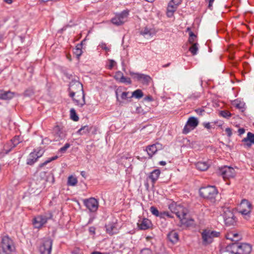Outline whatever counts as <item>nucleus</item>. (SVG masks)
Segmentation results:
<instances>
[{"label":"nucleus","instance_id":"obj_1","mask_svg":"<svg viewBox=\"0 0 254 254\" xmlns=\"http://www.w3.org/2000/svg\"><path fill=\"white\" fill-rule=\"evenodd\" d=\"M69 96L76 105L82 107L85 104L82 84L78 81H72L69 87Z\"/></svg>","mask_w":254,"mask_h":254},{"label":"nucleus","instance_id":"obj_2","mask_svg":"<svg viewBox=\"0 0 254 254\" xmlns=\"http://www.w3.org/2000/svg\"><path fill=\"white\" fill-rule=\"evenodd\" d=\"M1 248L4 254H15V246L13 241L8 236L1 239Z\"/></svg>","mask_w":254,"mask_h":254},{"label":"nucleus","instance_id":"obj_3","mask_svg":"<svg viewBox=\"0 0 254 254\" xmlns=\"http://www.w3.org/2000/svg\"><path fill=\"white\" fill-rule=\"evenodd\" d=\"M199 193L204 198L214 201L217 195L218 191L214 186H207L201 188L199 190Z\"/></svg>","mask_w":254,"mask_h":254},{"label":"nucleus","instance_id":"obj_4","mask_svg":"<svg viewBox=\"0 0 254 254\" xmlns=\"http://www.w3.org/2000/svg\"><path fill=\"white\" fill-rule=\"evenodd\" d=\"M53 215L51 212H47L42 215L36 216L33 220V224L36 228H42L47 221L52 218Z\"/></svg>","mask_w":254,"mask_h":254},{"label":"nucleus","instance_id":"obj_5","mask_svg":"<svg viewBox=\"0 0 254 254\" xmlns=\"http://www.w3.org/2000/svg\"><path fill=\"white\" fill-rule=\"evenodd\" d=\"M220 233L215 231L206 229L201 233L203 244L206 245L212 242L213 239L218 237Z\"/></svg>","mask_w":254,"mask_h":254},{"label":"nucleus","instance_id":"obj_6","mask_svg":"<svg viewBox=\"0 0 254 254\" xmlns=\"http://www.w3.org/2000/svg\"><path fill=\"white\" fill-rule=\"evenodd\" d=\"M115 93L117 101L119 103L120 105H122L123 104L130 101L129 99L131 98L128 96L129 94V92L123 91L122 87H118L116 89Z\"/></svg>","mask_w":254,"mask_h":254},{"label":"nucleus","instance_id":"obj_7","mask_svg":"<svg viewBox=\"0 0 254 254\" xmlns=\"http://www.w3.org/2000/svg\"><path fill=\"white\" fill-rule=\"evenodd\" d=\"M251 211V203L246 199L242 200L239 206V213L244 216V218L248 219L250 217Z\"/></svg>","mask_w":254,"mask_h":254},{"label":"nucleus","instance_id":"obj_8","mask_svg":"<svg viewBox=\"0 0 254 254\" xmlns=\"http://www.w3.org/2000/svg\"><path fill=\"white\" fill-rule=\"evenodd\" d=\"M44 152V150L41 147H38L35 149L33 152L30 153L27 159V164L29 165H32L41 157Z\"/></svg>","mask_w":254,"mask_h":254},{"label":"nucleus","instance_id":"obj_9","mask_svg":"<svg viewBox=\"0 0 254 254\" xmlns=\"http://www.w3.org/2000/svg\"><path fill=\"white\" fill-rule=\"evenodd\" d=\"M128 12V10H125L120 13L116 14L111 20L112 23L117 26L123 24L127 21Z\"/></svg>","mask_w":254,"mask_h":254},{"label":"nucleus","instance_id":"obj_10","mask_svg":"<svg viewBox=\"0 0 254 254\" xmlns=\"http://www.w3.org/2000/svg\"><path fill=\"white\" fill-rule=\"evenodd\" d=\"M198 124L199 121L196 118L194 117H190L183 129L182 132L185 134H188L196 128Z\"/></svg>","mask_w":254,"mask_h":254},{"label":"nucleus","instance_id":"obj_11","mask_svg":"<svg viewBox=\"0 0 254 254\" xmlns=\"http://www.w3.org/2000/svg\"><path fill=\"white\" fill-rule=\"evenodd\" d=\"M83 203L90 212H96L99 207V202L94 197L83 199Z\"/></svg>","mask_w":254,"mask_h":254},{"label":"nucleus","instance_id":"obj_12","mask_svg":"<svg viewBox=\"0 0 254 254\" xmlns=\"http://www.w3.org/2000/svg\"><path fill=\"white\" fill-rule=\"evenodd\" d=\"M52 240L50 238H45L40 247L39 250L41 254H51L52 248Z\"/></svg>","mask_w":254,"mask_h":254},{"label":"nucleus","instance_id":"obj_13","mask_svg":"<svg viewBox=\"0 0 254 254\" xmlns=\"http://www.w3.org/2000/svg\"><path fill=\"white\" fill-rule=\"evenodd\" d=\"M188 212V209L183 207V211H179L176 216L180 220L182 224L189 226L193 224V220L191 218L189 219L187 217Z\"/></svg>","mask_w":254,"mask_h":254},{"label":"nucleus","instance_id":"obj_14","mask_svg":"<svg viewBox=\"0 0 254 254\" xmlns=\"http://www.w3.org/2000/svg\"><path fill=\"white\" fill-rule=\"evenodd\" d=\"M182 2V0H171L168 3L166 14L168 17H172L179 5Z\"/></svg>","mask_w":254,"mask_h":254},{"label":"nucleus","instance_id":"obj_15","mask_svg":"<svg viewBox=\"0 0 254 254\" xmlns=\"http://www.w3.org/2000/svg\"><path fill=\"white\" fill-rule=\"evenodd\" d=\"M129 74L133 79L140 81L143 84H148L151 80V78L149 76L144 74L130 71Z\"/></svg>","mask_w":254,"mask_h":254},{"label":"nucleus","instance_id":"obj_16","mask_svg":"<svg viewBox=\"0 0 254 254\" xmlns=\"http://www.w3.org/2000/svg\"><path fill=\"white\" fill-rule=\"evenodd\" d=\"M220 173L224 179H229L234 177L236 172L234 168L226 166L220 169Z\"/></svg>","mask_w":254,"mask_h":254},{"label":"nucleus","instance_id":"obj_17","mask_svg":"<svg viewBox=\"0 0 254 254\" xmlns=\"http://www.w3.org/2000/svg\"><path fill=\"white\" fill-rule=\"evenodd\" d=\"M224 219L225 224L229 226L234 225L236 223L234 214L229 210L225 211Z\"/></svg>","mask_w":254,"mask_h":254},{"label":"nucleus","instance_id":"obj_18","mask_svg":"<svg viewBox=\"0 0 254 254\" xmlns=\"http://www.w3.org/2000/svg\"><path fill=\"white\" fill-rule=\"evenodd\" d=\"M53 133L56 141H59L65 137L66 134L62 127L60 126H56L53 129Z\"/></svg>","mask_w":254,"mask_h":254},{"label":"nucleus","instance_id":"obj_19","mask_svg":"<svg viewBox=\"0 0 254 254\" xmlns=\"http://www.w3.org/2000/svg\"><path fill=\"white\" fill-rule=\"evenodd\" d=\"M162 149L163 145L159 142H156L155 144L148 145L146 148V151H147L148 155L150 157H152L158 150H160Z\"/></svg>","mask_w":254,"mask_h":254},{"label":"nucleus","instance_id":"obj_20","mask_svg":"<svg viewBox=\"0 0 254 254\" xmlns=\"http://www.w3.org/2000/svg\"><path fill=\"white\" fill-rule=\"evenodd\" d=\"M242 141L245 147L250 148L252 144H254V133L248 132L247 137L243 138Z\"/></svg>","mask_w":254,"mask_h":254},{"label":"nucleus","instance_id":"obj_21","mask_svg":"<svg viewBox=\"0 0 254 254\" xmlns=\"http://www.w3.org/2000/svg\"><path fill=\"white\" fill-rule=\"evenodd\" d=\"M151 222L147 218H143L140 219L137 222V225L141 230H146L150 228L151 226Z\"/></svg>","mask_w":254,"mask_h":254},{"label":"nucleus","instance_id":"obj_22","mask_svg":"<svg viewBox=\"0 0 254 254\" xmlns=\"http://www.w3.org/2000/svg\"><path fill=\"white\" fill-rule=\"evenodd\" d=\"M239 254H249L252 251V246L247 243H239Z\"/></svg>","mask_w":254,"mask_h":254},{"label":"nucleus","instance_id":"obj_23","mask_svg":"<svg viewBox=\"0 0 254 254\" xmlns=\"http://www.w3.org/2000/svg\"><path fill=\"white\" fill-rule=\"evenodd\" d=\"M226 251L232 254H239V243H234L229 245L226 248Z\"/></svg>","mask_w":254,"mask_h":254},{"label":"nucleus","instance_id":"obj_24","mask_svg":"<svg viewBox=\"0 0 254 254\" xmlns=\"http://www.w3.org/2000/svg\"><path fill=\"white\" fill-rule=\"evenodd\" d=\"M226 238L227 239L230 240L232 241L237 242L242 239V236L237 232L231 231L227 233L226 235Z\"/></svg>","mask_w":254,"mask_h":254},{"label":"nucleus","instance_id":"obj_25","mask_svg":"<svg viewBox=\"0 0 254 254\" xmlns=\"http://www.w3.org/2000/svg\"><path fill=\"white\" fill-rule=\"evenodd\" d=\"M116 80L119 81L122 83H127L128 84L131 83V80L130 78H127L124 76L123 73L121 71L117 72L114 76Z\"/></svg>","mask_w":254,"mask_h":254},{"label":"nucleus","instance_id":"obj_26","mask_svg":"<svg viewBox=\"0 0 254 254\" xmlns=\"http://www.w3.org/2000/svg\"><path fill=\"white\" fill-rule=\"evenodd\" d=\"M169 209L172 213H175L177 215L179 211H183V206L181 205H178L175 202H172L169 205Z\"/></svg>","mask_w":254,"mask_h":254},{"label":"nucleus","instance_id":"obj_27","mask_svg":"<svg viewBox=\"0 0 254 254\" xmlns=\"http://www.w3.org/2000/svg\"><path fill=\"white\" fill-rule=\"evenodd\" d=\"M154 31L152 29L145 27L140 31V34L146 38H149L154 34Z\"/></svg>","mask_w":254,"mask_h":254},{"label":"nucleus","instance_id":"obj_28","mask_svg":"<svg viewBox=\"0 0 254 254\" xmlns=\"http://www.w3.org/2000/svg\"><path fill=\"white\" fill-rule=\"evenodd\" d=\"M160 174V171L159 169H155L151 172L149 176V178L151 180L153 184H155L158 180Z\"/></svg>","mask_w":254,"mask_h":254},{"label":"nucleus","instance_id":"obj_29","mask_svg":"<svg viewBox=\"0 0 254 254\" xmlns=\"http://www.w3.org/2000/svg\"><path fill=\"white\" fill-rule=\"evenodd\" d=\"M209 166L210 164L207 162L199 161L195 164L196 168L201 171L206 170Z\"/></svg>","mask_w":254,"mask_h":254},{"label":"nucleus","instance_id":"obj_30","mask_svg":"<svg viewBox=\"0 0 254 254\" xmlns=\"http://www.w3.org/2000/svg\"><path fill=\"white\" fill-rule=\"evenodd\" d=\"M168 238L172 243L175 244L179 241L178 234L175 231H172L168 234Z\"/></svg>","mask_w":254,"mask_h":254},{"label":"nucleus","instance_id":"obj_31","mask_svg":"<svg viewBox=\"0 0 254 254\" xmlns=\"http://www.w3.org/2000/svg\"><path fill=\"white\" fill-rule=\"evenodd\" d=\"M116 223L114 222L109 223L106 225V231L109 234H113L116 232Z\"/></svg>","mask_w":254,"mask_h":254},{"label":"nucleus","instance_id":"obj_32","mask_svg":"<svg viewBox=\"0 0 254 254\" xmlns=\"http://www.w3.org/2000/svg\"><path fill=\"white\" fill-rule=\"evenodd\" d=\"M14 95L13 92L10 91L4 92L0 94V99L3 100H8L11 99Z\"/></svg>","mask_w":254,"mask_h":254},{"label":"nucleus","instance_id":"obj_33","mask_svg":"<svg viewBox=\"0 0 254 254\" xmlns=\"http://www.w3.org/2000/svg\"><path fill=\"white\" fill-rule=\"evenodd\" d=\"M91 127L88 126H84L81 127L78 131L77 133L80 135L85 134L90 132Z\"/></svg>","mask_w":254,"mask_h":254},{"label":"nucleus","instance_id":"obj_34","mask_svg":"<svg viewBox=\"0 0 254 254\" xmlns=\"http://www.w3.org/2000/svg\"><path fill=\"white\" fill-rule=\"evenodd\" d=\"M77 183V179L75 177L70 176L67 179V184L69 186H75Z\"/></svg>","mask_w":254,"mask_h":254},{"label":"nucleus","instance_id":"obj_35","mask_svg":"<svg viewBox=\"0 0 254 254\" xmlns=\"http://www.w3.org/2000/svg\"><path fill=\"white\" fill-rule=\"evenodd\" d=\"M187 31H189V43L191 44L195 43L194 42L195 41L196 38V35L190 30V28H187Z\"/></svg>","mask_w":254,"mask_h":254},{"label":"nucleus","instance_id":"obj_36","mask_svg":"<svg viewBox=\"0 0 254 254\" xmlns=\"http://www.w3.org/2000/svg\"><path fill=\"white\" fill-rule=\"evenodd\" d=\"M189 51L193 55H196L198 51V44L195 43L191 44V46L189 48Z\"/></svg>","mask_w":254,"mask_h":254},{"label":"nucleus","instance_id":"obj_37","mask_svg":"<svg viewBox=\"0 0 254 254\" xmlns=\"http://www.w3.org/2000/svg\"><path fill=\"white\" fill-rule=\"evenodd\" d=\"M143 96V93L141 90L140 89H137L135 91H134L132 93V95L130 96V98L131 97H134L136 99H140Z\"/></svg>","mask_w":254,"mask_h":254},{"label":"nucleus","instance_id":"obj_38","mask_svg":"<svg viewBox=\"0 0 254 254\" xmlns=\"http://www.w3.org/2000/svg\"><path fill=\"white\" fill-rule=\"evenodd\" d=\"M70 116L71 119L74 121H77L79 120V118L76 115L75 110L73 108H71L70 110Z\"/></svg>","mask_w":254,"mask_h":254},{"label":"nucleus","instance_id":"obj_39","mask_svg":"<svg viewBox=\"0 0 254 254\" xmlns=\"http://www.w3.org/2000/svg\"><path fill=\"white\" fill-rule=\"evenodd\" d=\"M74 54L79 58L82 54L81 45H78L76 46V48L74 49Z\"/></svg>","mask_w":254,"mask_h":254},{"label":"nucleus","instance_id":"obj_40","mask_svg":"<svg viewBox=\"0 0 254 254\" xmlns=\"http://www.w3.org/2000/svg\"><path fill=\"white\" fill-rule=\"evenodd\" d=\"M57 158H58V156H55L52 157L48 159L47 160L45 161L44 163L40 164L39 165V168H41L42 167H43L45 165H47L48 163H50L52 161L56 160Z\"/></svg>","mask_w":254,"mask_h":254},{"label":"nucleus","instance_id":"obj_41","mask_svg":"<svg viewBox=\"0 0 254 254\" xmlns=\"http://www.w3.org/2000/svg\"><path fill=\"white\" fill-rule=\"evenodd\" d=\"M70 146V144L68 143H66L64 144V145L61 147L59 150V152L61 153V154H63V153H64L66 150Z\"/></svg>","mask_w":254,"mask_h":254},{"label":"nucleus","instance_id":"obj_42","mask_svg":"<svg viewBox=\"0 0 254 254\" xmlns=\"http://www.w3.org/2000/svg\"><path fill=\"white\" fill-rule=\"evenodd\" d=\"M150 211L154 215L156 216H160V213H159V211L156 207L151 206L150 207Z\"/></svg>","mask_w":254,"mask_h":254},{"label":"nucleus","instance_id":"obj_43","mask_svg":"<svg viewBox=\"0 0 254 254\" xmlns=\"http://www.w3.org/2000/svg\"><path fill=\"white\" fill-rule=\"evenodd\" d=\"M220 115L221 116L225 118H229L231 116V114L227 111H222L220 112Z\"/></svg>","mask_w":254,"mask_h":254},{"label":"nucleus","instance_id":"obj_44","mask_svg":"<svg viewBox=\"0 0 254 254\" xmlns=\"http://www.w3.org/2000/svg\"><path fill=\"white\" fill-rule=\"evenodd\" d=\"M165 216H167L169 218H173V216H172L168 212L164 211L160 213V217L161 218H164Z\"/></svg>","mask_w":254,"mask_h":254},{"label":"nucleus","instance_id":"obj_45","mask_svg":"<svg viewBox=\"0 0 254 254\" xmlns=\"http://www.w3.org/2000/svg\"><path fill=\"white\" fill-rule=\"evenodd\" d=\"M99 48H101L102 49L105 50L106 52H108L110 51V48H109L106 44L104 43H101L99 46Z\"/></svg>","mask_w":254,"mask_h":254},{"label":"nucleus","instance_id":"obj_46","mask_svg":"<svg viewBox=\"0 0 254 254\" xmlns=\"http://www.w3.org/2000/svg\"><path fill=\"white\" fill-rule=\"evenodd\" d=\"M13 144L14 146H15L17 144H18L20 142V138L19 136H15L13 139L12 140Z\"/></svg>","mask_w":254,"mask_h":254},{"label":"nucleus","instance_id":"obj_47","mask_svg":"<svg viewBox=\"0 0 254 254\" xmlns=\"http://www.w3.org/2000/svg\"><path fill=\"white\" fill-rule=\"evenodd\" d=\"M140 254H152V253L149 249H144L140 251Z\"/></svg>","mask_w":254,"mask_h":254},{"label":"nucleus","instance_id":"obj_48","mask_svg":"<svg viewBox=\"0 0 254 254\" xmlns=\"http://www.w3.org/2000/svg\"><path fill=\"white\" fill-rule=\"evenodd\" d=\"M195 112L196 114L199 116H203L205 113V111L203 109H197L195 110Z\"/></svg>","mask_w":254,"mask_h":254},{"label":"nucleus","instance_id":"obj_49","mask_svg":"<svg viewBox=\"0 0 254 254\" xmlns=\"http://www.w3.org/2000/svg\"><path fill=\"white\" fill-rule=\"evenodd\" d=\"M109 62V64L108 65V68L111 69L116 64V62L113 60H110Z\"/></svg>","mask_w":254,"mask_h":254},{"label":"nucleus","instance_id":"obj_50","mask_svg":"<svg viewBox=\"0 0 254 254\" xmlns=\"http://www.w3.org/2000/svg\"><path fill=\"white\" fill-rule=\"evenodd\" d=\"M225 131L226 133L227 134V135L229 137H230L232 135V130H231V129L230 127L226 128L225 129Z\"/></svg>","mask_w":254,"mask_h":254},{"label":"nucleus","instance_id":"obj_51","mask_svg":"<svg viewBox=\"0 0 254 254\" xmlns=\"http://www.w3.org/2000/svg\"><path fill=\"white\" fill-rule=\"evenodd\" d=\"M96 229L94 227H90L89 228V232L90 234L94 235L95 234Z\"/></svg>","mask_w":254,"mask_h":254},{"label":"nucleus","instance_id":"obj_52","mask_svg":"<svg viewBox=\"0 0 254 254\" xmlns=\"http://www.w3.org/2000/svg\"><path fill=\"white\" fill-rule=\"evenodd\" d=\"M203 125L205 128L208 129H210L211 128V126L209 123H204Z\"/></svg>","mask_w":254,"mask_h":254},{"label":"nucleus","instance_id":"obj_53","mask_svg":"<svg viewBox=\"0 0 254 254\" xmlns=\"http://www.w3.org/2000/svg\"><path fill=\"white\" fill-rule=\"evenodd\" d=\"M214 0H209V3H208V8L212 10V5L213 3L214 2Z\"/></svg>","mask_w":254,"mask_h":254},{"label":"nucleus","instance_id":"obj_54","mask_svg":"<svg viewBox=\"0 0 254 254\" xmlns=\"http://www.w3.org/2000/svg\"><path fill=\"white\" fill-rule=\"evenodd\" d=\"M245 132V130L243 128H241L238 129V132L240 135H242V134L244 133Z\"/></svg>","mask_w":254,"mask_h":254},{"label":"nucleus","instance_id":"obj_55","mask_svg":"<svg viewBox=\"0 0 254 254\" xmlns=\"http://www.w3.org/2000/svg\"><path fill=\"white\" fill-rule=\"evenodd\" d=\"M236 107L239 109H242L244 107V104L243 103H239L236 105Z\"/></svg>","mask_w":254,"mask_h":254},{"label":"nucleus","instance_id":"obj_56","mask_svg":"<svg viewBox=\"0 0 254 254\" xmlns=\"http://www.w3.org/2000/svg\"><path fill=\"white\" fill-rule=\"evenodd\" d=\"M49 141V140L47 138H45V139H44L43 140H42V143L44 144V143H48V141Z\"/></svg>","mask_w":254,"mask_h":254},{"label":"nucleus","instance_id":"obj_57","mask_svg":"<svg viewBox=\"0 0 254 254\" xmlns=\"http://www.w3.org/2000/svg\"><path fill=\"white\" fill-rule=\"evenodd\" d=\"M159 164L162 166H164L166 164V163L165 161H161L159 162Z\"/></svg>","mask_w":254,"mask_h":254},{"label":"nucleus","instance_id":"obj_58","mask_svg":"<svg viewBox=\"0 0 254 254\" xmlns=\"http://www.w3.org/2000/svg\"><path fill=\"white\" fill-rule=\"evenodd\" d=\"M5 2L8 4H10L12 3V0H4Z\"/></svg>","mask_w":254,"mask_h":254},{"label":"nucleus","instance_id":"obj_59","mask_svg":"<svg viewBox=\"0 0 254 254\" xmlns=\"http://www.w3.org/2000/svg\"><path fill=\"white\" fill-rule=\"evenodd\" d=\"M92 254H106L102 253L99 252H93L92 253Z\"/></svg>","mask_w":254,"mask_h":254},{"label":"nucleus","instance_id":"obj_60","mask_svg":"<svg viewBox=\"0 0 254 254\" xmlns=\"http://www.w3.org/2000/svg\"><path fill=\"white\" fill-rule=\"evenodd\" d=\"M146 99L148 100L149 101H151L152 98L150 96H148L146 98Z\"/></svg>","mask_w":254,"mask_h":254},{"label":"nucleus","instance_id":"obj_61","mask_svg":"<svg viewBox=\"0 0 254 254\" xmlns=\"http://www.w3.org/2000/svg\"><path fill=\"white\" fill-rule=\"evenodd\" d=\"M84 174H85V172L84 171H82L81 172V175H82V176H83V177H84Z\"/></svg>","mask_w":254,"mask_h":254},{"label":"nucleus","instance_id":"obj_62","mask_svg":"<svg viewBox=\"0 0 254 254\" xmlns=\"http://www.w3.org/2000/svg\"><path fill=\"white\" fill-rule=\"evenodd\" d=\"M169 65H170V64L169 63V64H165V65H164L163 66V67H166L168 66Z\"/></svg>","mask_w":254,"mask_h":254},{"label":"nucleus","instance_id":"obj_63","mask_svg":"<svg viewBox=\"0 0 254 254\" xmlns=\"http://www.w3.org/2000/svg\"><path fill=\"white\" fill-rule=\"evenodd\" d=\"M146 1H148L149 2H152L154 1V0H145Z\"/></svg>","mask_w":254,"mask_h":254},{"label":"nucleus","instance_id":"obj_64","mask_svg":"<svg viewBox=\"0 0 254 254\" xmlns=\"http://www.w3.org/2000/svg\"><path fill=\"white\" fill-rule=\"evenodd\" d=\"M92 221H93L92 219H91V218L90 219L89 221H88V224L92 223Z\"/></svg>","mask_w":254,"mask_h":254}]
</instances>
